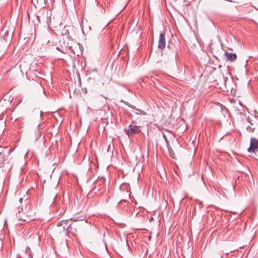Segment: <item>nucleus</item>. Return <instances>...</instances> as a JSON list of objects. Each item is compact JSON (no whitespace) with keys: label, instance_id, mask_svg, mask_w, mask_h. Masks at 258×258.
Instances as JSON below:
<instances>
[{"label":"nucleus","instance_id":"nucleus-10","mask_svg":"<svg viewBox=\"0 0 258 258\" xmlns=\"http://www.w3.org/2000/svg\"><path fill=\"white\" fill-rule=\"evenodd\" d=\"M21 210H22V208H20V207H19L18 208V212H20Z\"/></svg>","mask_w":258,"mask_h":258},{"label":"nucleus","instance_id":"nucleus-2","mask_svg":"<svg viewBox=\"0 0 258 258\" xmlns=\"http://www.w3.org/2000/svg\"><path fill=\"white\" fill-rule=\"evenodd\" d=\"M129 127L130 128L126 132L128 136L136 134L140 132L139 126L131 124Z\"/></svg>","mask_w":258,"mask_h":258},{"label":"nucleus","instance_id":"nucleus-3","mask_svg":"<svg viewBox=\"0 0 258 258\" xmlns=\"http://www.w3.org/2000/svg\"><path fill=\"white\" fill-rule=\"evenodd\" d=\"M166 44L165 34L162 33L160 34V38L158 41V48L163 49L165 48Z\"/></svg>","mask_w":258,"mask_h":258},{"label":"nucleus","instance_id":"nucleus-4","mask_svg":"<svg viewBox=\"0 0 258 258\" xmlns=\"http://www.w3.org/2000/svg\"><path fill=\"white\" fill-rule=\"evenodd\" d=\"M225 55L226 57L227 60L231 61H233L236 59L237 56L235 53H232L230 52H225Z\"/></svg>","mask_w":258,"mask_h":258},{"label":"nucleus","instance_id":"nucleus-1","mask_svg":"<svg viewBox=\"0 0 258 258\" xmlns=\"http://www.w3.org/2000/svg\"><path fill=\"white\" fill-rule=\"evenodd\" d=\"M258 149V140L252 138L250 139V147L247 151L249 153H254Z\"/></svg>","mask_w":258,"mask_h":258},{"label":"nucleus","instance_id":"nucleus-6","mask_svg":"<svg viewBox=\"0 0 258 258\" xmlns=\"http://www.w3.org/2000/svg\"><path fill=\"white\" fill-rule=\"evenodd\" d=\"M247 121L248 122L250 123H251V125L250 126H248L246 128V130L248 132H252L254 131V130H255V127L253 126V125L250 122V120H249V118H247Z\"/></svg>","mask_w":258,"mask_h":258},{"label":"nucleus","instance_id":"nucleus-5","mask_svg":"<svg viewBox=\"0 0 258 258\" xmlns=\"http://www.w3.org/2000/svg\"><path fill=\"white\" fill-rule=\"evenodd\" d=\"M7 160L6 159L1 153H0V164L5 165L7 163L9 164V161H8L7 163L5 162Z\"/></svg>","mask_w":258,"mask_h":258},{"label":"nucleus","instance_id":"nucleus-8","mask_svg":"<svg viewBox=\"0 0 258 258\" xmlns=\"http://www.w3.org/2000/svg\"><path fill=\"white\" fill-rule=\"evenodd\" d=\"M67 222V220H66V221H63V220H62V221H61L57 223V226L58 227H60V226H62V225H63V223H64V224L66 225Z\"/></svg>","mask_w":258,"mask_h":258},{"label":"nucleus","instance_id":"nucleus-11","mask_svg":"<svg viewBox=\"0 0 258 258\" xmlns=\"http://www.w3.org/2000/svg\"><path fill=\"white\" fill-rule=\"evenodd\" d=\"M23 200V198H20L19 199V202L20 203H21L22 202Z\"/></svg>","mask_w":258,"mask_h":258},{"label":"nucleus","instance_id":"nucleus-7","mask_svg":"<svg viewBox=\"0 0 258 258\" xmlns=\"http://www.w3.org/2000/svg\"><path fill=\"white\" fill-rule=\"evenodd\" d=\"M136 114H143V115H145L146 114V112L145 111H144L143 110H140V109H136V112H135Z\"/></svg>","mask_w":258,"mask_h":258},{"label":"nucleus","instance_id":"nucleus-9","mask_svg":"<svg viewBox=\"0 0 258 258\" xmlns=\"http://www.w3.org/2000/svg\"><path fill=\"white\" fill-rule=\"evenodd\" d=\"M56 49L58 50L59 51H60L62 53H65V51H64V49H60L58 47H56Z\"/></svg>","mask_w":258,"mask_h":258}]
</instances>
